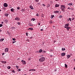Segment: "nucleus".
<instances>
[{
	"instance_id": "f257e3e1",
	"label": "nucleus",
	"mask_w": 75,
	"mask_h": 75,
	"mask_svg": "<svg viewBox=\"0 0 75 75\" xmlns=\"http://www.w3.org/2000/svg\"><path fill=\"white\" fill-rule=\"evenodd\" d=\"M45 58L44 57H42L40 58L39 60L40 62H44V61H45Z\"/></svg>"
},
{
	"instance_id": "f03ea898",
	"label": "nucleus",
	"mask_w": 75,
	"mask_h": 75,
	"mask_svg": "<svg viewBox=\"0 0 75 75\" xmlns=\"http://www.w3.org/2000/svg\"><path fill=\"white\" fill-rule=\"evenodd\" d=\"M21 62H22L23 65H25L26 64H27V63H26V62L24 60H22L21 61Z\"/></svg>"
},
{
	"instance_id": "7ed1b4c3",
	"label": "nucleus",
	"mask_w": 75,
	"mask_h": 75,
	"mask_svg": "<svg viewBox=\"0 0 75 75\" xmlns=\"http://www.w3.org/2000/svg\"><path fill=\"white\" fill-rule=\"evenodd\" d=\"M66 6L64 5H61V8H65Z\"/></svg>"
},
{
	"instance_id": "20e7f679",
	"label": "nucleus",
	"mask_w": 75,
	"mask_h": 75,
	"mask_svg": "<svg viewBox=\"0 0 75 75\" xmlns=\"http://www.w3.org/2000/svg\"><path fill=\"white\" fill-rule=\"evenodd\" d=\"M4 6L5 7H7L8 6V4H7L6 3H5L4 4Z\"/></svg>"
},
{
	"instance_id": "39448f33",
	"label": "nucleus",
	"mask_w": 75,
	"mask_h": 75,
	"mask_svg": "<svg viewBox=\"0 0 75 75\" xmlns=\"http://www.w3.org/2000/svg\"><path fill=\"white\" fill-rule=\"evenodd\" d=\"M15 20H17V21H19L20 20V18H19V17H16L15 18Z\"/></svg>"
},
{
	"instance_id": "423d86ee",
	"label": "nucleus",
	"mask_w": 75,
	"mask_h": 75,
	"mask_svg": "<svg viewBox=\"0 0 75 75\" xmlns=\"http://www.w3.org/2000/svg\"><path fill=\"white\" fill-rule=\"evenodd\" d=\"M59 4H56L55 5V8H57V7H59Z\"/></svg>"
},
{
	"instance_id": "0eeeda50",
	"label": "nucleus",
	"mask_w": 75,
	"mask_h": 75,
	"mask_svg": "<svg viewBox=\"0 0 75 75\" xmlns=\"http://www.w3.org/2000/svg\"><path fill=\"white\" fill-rule=\"evenodd\" d=\"M29 7L30 9H31V10H34V7H33V6L30 5V6Z\"/></svg>"
},
{
	"instance_id": "6e6552de",
	"label": "nucleus",
	"mask_w": 75,
	"mask_h": 75,
	"mask_svg": "<svg viewBox=\"0 0 75 75\" xmlns=\"http://www.w3.org/2000/svg\"><path fill=\"white\" fill-rule=\"evenodd\" d=\"M8 48H6L5 49V52H8Z\"/></svg>"
},
{
	"instance_id": "1a4fd4ad",
	"label": "nucleus",
	"mask_w": 75,
	"mask_h": 75,
	"mask_svg": "<svg viewBox=\"0 0 75 75\" xmlns=\"http://www.w3.org/2000/svg\"><path fill=\"white\" fill-rule=\"evenodd\" d=\"M65 53H62L61 55L62 56V57H63V56H65Z\"/></svg>"
},
{
	"instance_id": "9d476101",
	"label": "nucleus",
	"mask_w": 75,
	"mask_h": 75,
	"mask_svg": "<svg viewBox=\"0 0 75 75\" xmlns=\"http://www.w3.org/2000/svg\"><path fill=\"white\" fill-rule=\"evenodd\" d=\"M71 28L68 26H67L66 29H67V31H69V29H70Z\"/></svg>"
},
{
	"instance_id": "9b49d317",
	"label": "nucleus",
	"mask_w": 75,
	"mask_h": 75,
	"mask_svg": "<svg viewBox=\"0 0 75 75\" xmlns=\"http://www.w3.org/2000/svg\"><path fill=\"white\" fill-rule=\"evenodd\" d=\"M59 13V11H54V13H56V14H57V13Z\"/></svg>"
},
{
	"instance_id": "f8f14e48",
	"label": "nucleus",
	"mask_w": 75,
	"mask_h": 75,
	"mask_svg": "<svg viewBox=\"0 0 75 75\" xmlns=\"http://www.w3.org/2000/svg\"><path fill=\"white\" fill-rule=\"evenodd\" d=\"M64 25L65 26H66V27H68L69 25V23H67V24H65Z\"/></svg>"
},
{
	"instance_id": "ddd939ff",
	"label": "nucleus",
	"mask_w": 75,
	"mask_h": 75,
	"mask_svg": "<svg viewBox=\"0 0 75 75\" xmlns=\"http://www.w3.org/2000/svg\"><path fill=\"white\" fill-rule=\"evenodd\" d=\"M11 11L12 12H14V9L13 8H11Z\"/></svg>"
},
{
	"instance_id": "4468645a",
	"label": "nucleus",
	"mask_w": 75,
	"mask_h": 75,
	"mask_svg": "<svg viewBox=\"0 0 75 75\" xmlns=\"http://www.w3.org/2000/svg\"><path fill=\"white\" fill-rule=\"evenodd\" d=\"M42 50L40 49L39 51V53H41V52H42Z\"/></svg>"
},
{
	"instance_id": "2eb2a0df",
	"label": "nucleus",
	"mask_w": 75,
	"mask_h": 75,
	"mask_svg": "<svg viewBox=\"0 0 75 75\" xmlns=\"http://www.w3.org/2000/svg\"><path fill=\"white\" fill-rule=\"evenodd\" d=\"M67 5H69V6H72V3H69L67 4Z\"/></svg>"
},
{
	"instance_id": "dca6fc26",
	"label": "nucleus",
	"mask_w": 75,
	"mask_h": 75,
	"mask_svg": "<svg viewBox=\"0 0 75 75\" xmlns=\"http://www.w3.org/2000/svg\"><path fill=\"white\" fill-rule=\"evenodd\" d=\"M28 30H31L32 31L33 30V28H29L28 29Z\"/></svg>"
},
{
	"instance_id": "f3484780",
	"label": "nucleus",
	"mask_w": 75,
	"mask_h": 75,
	"mask_svg": "<svg viewBox=\"0 0 75 75\" xmlns=\"http://www.w3.org/2000/svg\"><path fill=\"white\" fill-rule=\"evenodd\" d=\"M4 38L1 39H0V41L1 42L2 41H4Z\"/></svg>"
},
{
	"instance_id": "a211bd4d",
	"label": "nucleus",
	"mask_w": 75,
	"mask_h": 75,
	"mask_svg": "<svg viewBox=\"0 0 75 75\" xmlns=\"http://www.w3.org/2000/svg\"><path fill=\"white\" fill-rule=\"evenodd\" d=\"M5 23H6L7 24L8 22V20H7V19H5Z\"/></svg>"
},
{
	"instance_id": "6ab92c4d",
	"label": "nucleus",
	"mask_w": 75,
	"mask_h": 75,
	"mask_svg": "<svg viewBox=\"0 0 75 75\" xmlns=\"http://www.w3.org/2000/svg\"><path fill=\"white\" fill-rule=\"evenodd\" d=\"M61 9L62 11H63V12H65V9H64V8H62Z\"/></svg>"
},
{
	"instance_id": "aec40b11",
	"label": "nucleus",
	"mask_w": 75,
	"mask_h": 75,
	"mask_svg": "<svg viewBox=\"0 0 75 75\" xmlns=\"http://www.w3.org/2000/svg\"><path fill=\"white\" fill-rule=\"evenodd\" d=\"M54 16H54V15H52L51 16V19H52V18H54Z\"/></svg>"
},
{
	"instance_id": "412c9836",
	"label": "nucleus",
	"mask_w": 75,
	"mask_h": 75,
	"mask_svg": "<svg viewBox=\"0 0 75 75\" xmlns=\"http://www.w3.org/2000/svg\"><path fill=\"white\" fill-rule=\"evenodd\" d=\"M47 7H50V4H47Z\"/></svg>"
},
{
	"instance_id": "4be33fe9",
	"label": "nucleus",
	"mask_w": 75,
	"mask_h": 75,
	"mask_svg": "<svg viewBox=\"0 0 75 75\" xmlns=\"http://www.w3.org/2000/svg\"><path fill=\"white\" fill-rule=\"evenodd\" d=\"M67 58H69L70 57H71V56L69 55H68L67 56Z\"/></svg>"
},
{
	"instance_id": "5701e85b",
	"label": "nucleus",
	"mask_w": 75,
	"mask_h": 75,
	"mask_svg": "<svg viewBox=\"0 0 75 75\" xmlns=\"http://www.w3.org/2000/svg\"><path fill=\"white\" fill-rule=\"evenodd\" d=\"M8 15H9V14H8V13H6L5 14V16L6 17H7V16H8Z\"/></svg>"
},
{
	"instance_id": "b1692460",
	"label": "nucleus",
	"mask_w": 75,
	"mask_h": 75,
	"mask_svg": "<svg viewBox=\"0 0 75 75\" xmlns=\"http://www.w3.org/2000/svg\"><path fill=\"white\" fill-rule=\"evenodd\" d=\"M59 18H62V15H60L59 16Z\"/></svg>"
},
{
	"instance_id": "393cba45",
	"label": "nucleus",
	"mask_w": 75,
	"mask_h": 75,
	"mask_svg": "<svg viewBox=\"0 0 75 75\" xmlns=\"http://www.w3.org/2000/svg\"><path fill=\"white\" fill-rule=\"evenodd\" d=\"M25 11V10H24V9L22 8L21 9V11H22V12H24Z\"/></svg>"
},
{
	"instance_id": "a878e982",
	"label": "nucleus",
	"mask_w": 75,
	"mask_h": 75,
	"mask_svg": "<svg viewBox=\"0 0 75 75\" xmlns=\"http://www.w3.org/2000/svg\"><path fill=\"white\" fill-rule=\"evenodd\" d=\"M62 51H65V48H62Z\"/></svg>"
},
{
	"instance_id": "bb28decb",
	"label": "nucleus",
	"mask_w": 75,
	"mask_h": 75,
	"mask_svg": "<svg viewBox=\"0 0 75 75\" xmlns=\"http://www.w3.org/2000/svg\"><path fill=\"white\" fill-rule=\"evenodd\" d=\"M65 68H68V66L66 64H65Z\"/></svg>"
},
{
	"instance_id": "cd10ccee",
	"label": "nucleus",
	"mask_w": 75,
	"mask_h": 75,
	"mask_svg": "<svg viewBox=\"0 0 75 75\" xmlns=\"http://www.w3.org/2000/svg\"><path fill=\"white\" fill-rule=\"evenodd\" d=\"M35 1L36 3H38L39 2V0H35Z\"/></svg>"
},
{
	"instance_id": "c85d7f7f",
	"label": "nucleus",
	"mask_w": 75,
	"mask_h": 75,
	"mask_svg": "<svg viewBox=\"0 0 75 75\" xmlns=\"http://www.w3.org/2000/svg\"><path fill=\"white\" fill-rule=\"evenodd\" d=\"M50 24H52V23H53V22L52 21H50L49 22Z\"/></svg>"
},
{
	"instance_id": "c756f323",
	"label": "nucleus",
	"mask_w": 75,
	"mask_h": 75,
	"mask_svg": "<svg viewBox=\"0 0 75 75\" xmlns=\"http://www.w3.org/2000/svg\"><path fill=\"white\" fill-rule=\"evenodd\" d=\"M42 53H43V54H45V53H46V52L45 51H43L42 52Z\"/></svg>"
},
{
	"instance_id": "7c9ffc66",
	"label": "nucleus",
	"mask_w": 75,
	"mask_h": 75,
	"mask_svg": "<svg viewBox=\"0 0 75 75\" xmlns=\"http://www.w3.org/2000/svg\"><path fill=\"white\" fill-rule=\"evenodd\" d=\"M17 10H19L20 9V7L19 6H18L17 7Z\"/></svg>"
},
{
	"instance_id": "2f4dec72",
	"label": "nucleus",
	"mask_w": 75,
	"mask_h": 75,
	"mask_svg": "<svg viewBox=\"0 0 75 75\" xmlns=\"http://www.w3.org/2000/svg\"><path fill=\"white\" fill-rule=\"evenodd\" d=\"M7 68H8V69H10V68H11V67L10 66L9 67H7Z\"/></svg>"
},
{
	"instance_id": "473e14b6",
	"label": "nucleus",
	"mask_w": 75,
	"mask_h": 75,
	"mask_svg": "<svg viewBox=\"0 0 75 75\" xmlns=\"http://www.w3.org/2000/svg\"><path fill=\"white\" fill-rule=\"evenodd\" d=\"M12 40H13V41H16V38H12Z\"/></svg>"
},
{
	"instance_id": "72a5a7b5",
	"label": "nucleus",
	"mask_w": 75,
	"mask_h": 75,
	"mask_svg": "<svg viewBox=\"0 0 75 75\" xmlns=\"http://www.w3.org/2000/svg\"><path fill=\"white\" fill-rule=\"evenodd\" d=\"M32 20H33V21H35L36 20L34 18H33Z\"/></svg>"
},
{
	"instance_id": "f704fd0d",
	"label": "nucleus",
	"mask_w": 75,
	"mask_h": 75,
	"mask_svg": "<svg viewBox=\"0 0 75 75\" xmlns=\"http://www.w3.org/2000/svg\"><path fill=\"white\" fill-rule=\"evenodd\" d=\"M16 68L17 69H18V68H19V67H18V66H16Z\"/></svg>"
},
{
	"instance_id": "c9c22d12",
	"label": "nucleus",
	"mask_w": 75,
	"mask_h": 75,
	"mask_svg": "<svg viewBox=\"0 0 75 75\" xmlns=\"http://www.w3.org/2000/svg\"><path fill=\"white\" fill-rule=\"evenodd\" d=\"M12 72H13V73H15V71L14 70H13L12 71Z\"/></svg>"
},
{
	"instance_id": "e433bc0d",
	"label": "nucleus",
	"mask_w": 75,
	"mask_h": 75,
	"mask_svg": "<svg viewBox=\"0 0 75 75\" xmlns=\"http://www.w3.org/2000/svg\"><path fill=\"white\" fill-rule=\"evenodd\" d=\"M33 71V69H30L29 70V71Z\"/></svg>"
},
{
	"instance_id": "4c0bfd02",
	"label": "nucleus",
	"mask_w": 75,
	"mask_h": 75,
	"mask_svg": "<svg viewBox=\"0 0 75 75\" xmlns=\"http://www.w3.org/2000/svg\"><path fill=\"white\" fill-rule=\"evenodd\" d=\"M3 26V24H0V27H1Z\"/></svg>"
},
{
	"instance_id": "58836bf2",
	"label": "nucleus",
	"mask_w": 75,
	"mask_h": 75,
	"mask_svg": "<svg viewBox=\"0 0 75 75\" xmlns=\"http://www.w3.org/2000/svg\"><path fill=\"white\" fill-rule=\"evenodd\" d=\"M42 5L43 6H44V7H45V5L44 4H43Z\"/></svg>"
},
{
	"instance_id": "ea45409f",
	"label": "nucleus",
	"mask_w": 75,
	"mask_h": 75,
	"mask_svg": "<svg viewBox=\"0 0 75 75\" xmlns=\"http://www.w3.org/2000/svg\"><path fill=\"white\" fill-rule=\"evenodd\" d=\"M21 71V69H18V71Z\"/></svg>"
},
{
	"instance_id": "a19ab883",
	"label": "nucleus",
	"mask_w": 75,
	"mask_h": 75,
	"mask_svg": "<svg viewBox=\"0 0 75 75\" xmlns=\"http://www.w3.org/2000/svg\"><path fill=\"white\" fill-rule=\"evenodd\" d=\"M61 13V11H59V13H59V14H60V13Z\"/></svg>"
},
{
	"instance_id": "79ce46f5",
	"label": "nucleus",
	"mask_w": 75,
	"mask_h": 75,
	"mask_svg": "<svg viewBox=\"0 0 75 75\" xmlns=\"http://www.w3.org/2000/svg\"><path fill=\"white\" fill-rule=\"evenodd\" d=\"M71 10H74V8H71Z\"/></svg>"
},
{
	"instance_id": "37998d69",
	"label": "nucleus",
	"mask_w": 75,
	"mask_h": 75,
	"mask_svg": "<svg viewBox=\"0 0 75 75\" xmlns=\"http://www.w3.org/2000/svg\"><path fill=\"white\" fill-rule=\"evenodd\" d=\"M29 25V26H33V24H31V25L30 24Z\"/></svg>"
},
{
	"instance_id": "c03bdc74",
	"label": "nucleus",
	"mask_w": 75,
	"mask_h": 75,
	"mask_svg": "<svg viewBox=\"0 0 75 75\" xmlns=\"http://www.w3.org/2000/svg\"><path fill=\"white\" fill-rule=\"evenodd\" d=\"M69 20L70 21H71V18H69Z\"/></svg>"
},
{
	"instance_id": "a18cd8bd",
	"label": "nucleus",
	"mask_w": 75,
	"mask_h": 75,
	"mask_svg": "<svg viewBox=\"0 0 75 75\" xmlns=\"http://www.w3.org/2000/svg\"><path fill=\"white\" fill-rule=\"evenodd\" d=\"M18 25H20V23L18 22Z\"/></svg>"
},
{
	"instance_id": "49530a36",
	"label": "nucleus",
	"mask_w": 75,
	"mask_h": 75,
	"mask_svg": "<svg viewBox=\"0 0 75 75\" xmlns=\"http://www.w3.org/2000/svg\"><path fill=\"white\" fill-rule=\"evenodd\" d=\"M6 54V53H4H4H2V55H4V54Z\"/></svg>"
},
{
	"instance_id": "de8ad7c7",
	"label": "nucleus",
	"mask_w": 75,
	"mask_h": 75,
	"mask_svg": "<svg viewBox=\"0 0 75 75\" xmlns=\"http://www.w3.org/2000/svg\"><path fill=\"white\" fill-rule=\"evenodd\" d=\"M36 16H39L38 14V13H37L36 14Z\"/></svg>"
},
{
	"instance_id": "09e8293b",
	"label": "nucleus",
	"mask_w": 75,
	"mask_h": 75,
	"mask_svg": "<svg viewBox=\"0 0 75 75\" xmlns=\"http://www.w3.org/2000/svg\"><path fill=\"white\" fill-rule=\"evenodd\" d=\"M33 37H30L29 38V39H31V38H33Z\"/></svg>"
},
{
	"instance_id": "8fccbe9b",
	"label": "nucleus",
	"mask_w": 75,
	"mask_h": 75,
	"mask_svg": "<svg viewBox=\"0 0 75 75\" xmlns=\"http://www.w3.org/2000/svg\"><path fill=\"white\" fill-rule=\"evenodd\" d=\"M26 35L27 36H28V33H26Z\"/></svg>"
},
{
	"instance_id": "3c124183",
	"label": "nucleus",
	"mask_w": 75,
	"mask_h": 75,
	"mask_svg": "<svg viewBox=\"0 0 75 75\" xmlns=\"http://www.w3.org/2000/svg\"><path fill=\"white\" fill-rule=\"evenodd\" d=\"M31 59V58L30 57L29 58H28V60L29 61H30Z\"/></svg>"
},
{
	"instance_id": "603ef678",
	"label": "nucleus",
	"mask_w": 75,
	"mask_h": 75,
	"mask_svg": "<svg viewBox=\"0 0 75 75\" xmlns=\"http://www.w3.org/2000/svg\"><path fill=\"white\" fill-rule=\"evenodd\" d=\"M16 42V41H13V44H14V43Z\"/></svg>"
},
{
	"instance_id": "864d4df0",
	"label": "nucleus",
	"mask_w": 75,
	"mask_h": 75,
	"mask_svg": "<svg viewBox=\"0 0 75 75\" xmlns=\"http://www.w3.org/2000/svg\"><path fill=\"white\" fill-rule=\"evenodd\" d=\"M68 8V9H69V10H71V8H69V7Z\"/></svg>"
},
{
	"instance_id": "5fc2aeb1",
	"label": "nucleus",
	"mask_w": 75,
	"mask_h": 75,
	"mask_svg": "<svg viewBox=\"0 0 75 75\" xmlns=\"http://www.w3.org/2000/svg\"><path fill=\"white\" fill-rule=\"evenodd\" d=\"M38 23V25H40V23Z\"/></svg>"
},
{
	"instance_id": "6e6d98bb",
	"label": "nucleus",
	"mask_w": 75,
	"mask_h": 75,
	"mask_svg": "<svg viewBox=\"0 0 75 75\" xmlns=\"http://www.w3.org/2000/svg\"><path fill=\"white\" fill-rule=\"evenodd\" d=\"M35 69H33V71H35Z\"/></svg>"
},
{
	"instance_id": "4d7b16f0",
	"label": "nucleus",
	"mask_w": 75,
	"mask_h": 75,
	"mask_svg": "<svg viewBox=\"0 0 75 75\" xmlns=\"http://www.w3.org/2000/svg\"><path fill=\"white\" fill-rule=\"evenodd\" d=\"M74 19H75V18H72V20H74Z\"/></svg>"
},
{
	"instance_id": "13d9d810",
	"label": "nucleus",
	"mask_w": 75,
	"mask_h": 75,
	"mask_svg": "<svg viewBox=\"0 0 75 75\" xmlns=\"http://www.w3.org/2000/svg\"><path fill=\"white\" fill-rule=\"evenodd\" d=\"M37 4H38L39 5H40V3H37Z\"/></svg>"
},
{
	"instance_id": "bf43d9fd",
	"label": "nucleus",
	"mask_w": 75,
	"mask_h": 75,
	"mask_svg": "<svg viewBox=\"0 0 75 75\" xmlns=\"http://www.w3.org/2000/svg\"><path fill=\"white\" fill-rule=\"evenodd\" d=\"M9 7L10 8H11V5H9Z\"/></svg>"
},
{
	"instance_id": "052dcab7",
	"label": "nucleus",
	"mask_w": 75,
	"mask_h": 75,
	"mask_svg": "<svg viewBox=\"0 0 75 75\" xmlns=\"http://www.w3.org/2000/svg\"><path fill=\"white\" fill-rule=\"evenodd\" d=\"M12 28H13V29H15V27H13Z\"/></svg>"
},
{
	"instance_id": "680f3d73",
	"label": "nucleus",
	"mask_w": 75,
	"mask_h": 75,
	"mask_svg": "<svg viewBox=\"0 0 75 75\" xmlns=\"http://www.w3.org/2000/svg\"><path fill=\"white\" fill-rule=\"evenodd\" d=\"M7 62H4V63L5 64H6V63Z\"/></svg>"
},
{
	"instance_id": "e2e57ef3",
	"label": "nucleus",
	"mask_w": 75,
	"mask_h": 75,
	"mask_svg": "<svg viewBox=\"0 0 75 75\" xmlns=\"http://www.w3.org/2000/svg\"><path fill=\"white\" fill-rule=\"evenodd\" d=\"M40 30L41 31H43V29H40Z\"/></svg>"
},
{
	"instance_id": "0e129e2a",
	"label": "nucleus",
	"mask_w": 75,
	"mask_h": 75,
	"mask_svg": "<svg viewBox=\"0 0 75 75\" xmlns=\"http://www.w3.org/2000/svg\"><path fill=\"white\" fill-rule=\"evenodd\" d=\"M50 57H52V55H50Z\"/></svg>"
},
{
	"instance_id": "69168bd1",
	"label": "nucleus",
	"mask_w": 75,
	"mask_h": 75,
	"mask_svg": "<svg viewBox=\"0 0 75 75\" xmlns=\"http://www.w3.org/2000/svg\"><path fill=\"white\" fill-rule=\"evenodd\" d=\"M1 24H3L4 23H3V22H1Z\"/></svg>"
},
{
	"instance_id": "338daca9",
	"label": "nucleus",
	"mask_w": 75,
	"mask_h": 75,
	"mask_svg": "<svg viewBox=\"0 0 75 75\" xmlns=\"http://www.w3.org/2000/svg\"><path fill=\"white\" fill-rule=\"evenodd\" d=\"M28 42H30V40H29L28 39Z\"/></svg>"
},
{
	"instance_id": "774afa93",
	"label": "nucleus",
	"mask_w": 75,
	"mask_h": 75,
	"mask_svg": "<svg viewBox=\"0 0 75 75\" xmlns=\"http://www.w3.org/2000/svg\"><path fill=\"white\" fill-rule=\"evenodd\" d=\"M64 28H67V27H66V26H64Z\"/></svg>"
}]
</instances>
